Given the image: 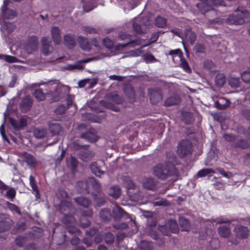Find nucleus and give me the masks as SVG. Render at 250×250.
<instances>
[{"label":"nucleus","instance_id":"11","mask_svg":"<svg viewBox=\"0 0 250 250\" xmlns=\"http://www.w3.org/2000/svg\"><path fill=\"white\" fill-rule=\"evenodd\" d=\"M30 185L32 189L33 193L35 195L37 199L40 198V194L37 186L34 177L32 175L29 177Z\"/></svg>","mask_w":250,"mask_h":250},{"label":"nucleus","instance_id":"33","mask_svg":"<svg viewBox=\"0 0 250 250\" xmlns=\"http://www.w3.org/2000/svg\"><path fill=\"white\" fill-rule=\"evenodd\" d=\"M75 200L78 205L85 208L88 207L89 205V201L84 197L75 198Z\"/></svg>","mask_w":250,"mask_h":250},{"label":"nucleus","instance_id":"5","mask_svg":"<svg viewBox=\"0 0 250 250\" xmlns=\"http://www.w3.org/2000/svg\"><path fill=\"white\" fill-rule=\"evenodd\" d=\"M21 157L23 161L31 168L35 167L38 164V161L36 159L34 156L28 153L24 152L22 153Z\"/></svg>","mask_w":250,"mask_h":250},{"label":"nucleus","instance_id":"9","mask_svg":"<svg viewBox=\"0 0 250 250\" xmlns=\"http://www.w3.org/2000/svg\"><path fill=\"white\" fill-rule=\"evenodd\" d=\"M6 7V4L4 1L1 9L4 17L9 19L14 18L16 16L15 12L12 10L7 9Z\"/></svg>","mask_w":250,"mask_h":250},{"label":"nucleus","instance_id":"60","mask_svg":"<svg viewBox=\"0 0 250 250\" xmlns=\"http://www.w3.org/2000/svg\"><path fill=\"white\" fill-rule=\"evenodd\" d=\"M129 90L130 91V94L128 96L129 98H134V92L133 91V89L132 88V87H129Z\"/></svg>","mask_w":250,"mask_h":250},{"label":"nucleus","instance_id":"52","mask_svg":"<svg viewBox=\"0 0 250 250\" xmlns=\"http://www.w3.org/2000/svg\"><path fill=\"white\" fill-rule=\"evenodd\" d=\"M17 78L15 76H13L12 77L11 81L9 84V86L10 87H13L17 82Z\"/></svg>","mask_w":250,"mask_h":250},{"label":"nucleus","instance_id":"40","mask_svg":"<svg viewBox=\"0 0 250 250\" xmlns=\"http://www.w3.org/2000/svg\"><path fill=\"white\" fill-rule=\"evenodd\" d=\"M154 206H167L168 204L167 202L164 199H160L153 203Z\"/></svg>","mask_w":250,"mask_h":250},{"label":"nucleus","instance_id":"42","mask_svg":"<svg viewBox=\"0 0 250 250\" xmlns=\"http://www.w3.org/2000/svg\"><path fill=\"white\" fill-rule=\"evenodd\" d=\"M15 190L13 188H11L7 191L6 197L9 199H13L15 197Z\"/></svg>","mask_w":250,"mask_h":250},{"label":"nucleus","instance_id":"48","mask_svg":"<svg viewBox=\"0 0 250 250\" xmlns=\"http://www.w3.org/2000/svg\"><path fill=\"white\" fill-rule=\"evenodd\" d=\"M196 52L202 53L204 51V47L202 44H197L194 48Z\"/></svg>","mask_w":250,"mask_h":250},{"label":"nucleus","instance_id":"18","mask_svg":"<svg viewBox=\"0 0 250 250\" xmlns=\"http://www.w3.org/2000/svg\"><path fill=\"white\" fill-rule=\"evenodd\" d=\"M121 189L118 187H113L109 188L108 194L114 198H118L121 195Z\"/></svg>","mask_w":250,"mask_h":250},{"label":"nucleus","instance_id":"12","mask_svg":"<svg viewBox=\"0 0 250 250\" xmlns=\"http://www.w3.org/2000/svg\"><path fill=\"white\" fill-rule=\"evenodd\" d=\"M235 232L238 236L244 238L248 235V229L243 226H237L235 228Z\"/></svg>","mask_w":250,"mask_h":250},{"label":"nucleus","instance_id":"23","mask_svg":"<svg viewBox=\"0 0 250 250\" xmlns=\"http://www.w3.org/2000/svg\"><path fill=\"white\" fill-rule=\"evenodd\" d=\"M225 77L223 74L220 73L216 75L215 79V83L217 86H223L225 83Z\"/></svg>","mask_w":250,"mask_h":250},{"label":"nucleus","instance_id":"50","mask_svg":"<svg viewBox=\"0 0 250 250\" xmlns=\"http://www.w3.org/2000/svg\"><path fill=\"white\" fill-rule=\"evenodd\" d=\"M166 226H161L160 227V230L164 235H168L169 231L166 229Z\"/></svg>","mask_w":250,"mask_h":250},{"label":"nucleus","instance_id":"3","mask_svg":"<svg viewBox=\"0 0 250 250\" xmlns=\"http://www.w3.org/2000/svg\"><path fill=\"white\" fill-rule=\"evenodd\" d=\"M191 145L188 140L180 142L177 147V153L180 157H183L190 152Z\"/></svg>","mask_w":250,"mask_h":250},{"label":"nucleus","instance_id":"56","mask_svg":"<svg viewBox=\"0 0 250 250\" xmlns=\"http://www.w3.org/2000/svg\"><path fill=\"white\" fill-rule=\"evenodd\" d=\"M109 79L113 80H118V81H121L122 80V78L120 76H118L117 75H110L109 77Z\"/></svg>","mask_w":250,"mask_h":250},{"label":"nucleus","instance_id":"35","mask_svg":"<svg viewBox=\"0 0 250 250\" xmlns=\"http://www.w3.org/2000/svg\"><path fill=\"white\" fill-rule=\"evenodd\" d=\"M229 83L230 86L236 87L240 84V80L239 78L232 77L229 79Z\"/></svg>","mask_w":250,"mask_h":250},{"label":"nucleus","instance_id":"1","mask_svg":"<svg viewBox=\"0 0 250 250\" xmlns=\"http://www.w3.org/2000/svg\"><path fill=\"white\" fill-rule=\"evenodd\" d=\"M249 13L245 10L235 11V13L230 15L227 20L228 23L230 24H242L249 17Z\"/></svg>","mask_w":250,"mask_h":250},{"label":"nucleus","instance_id":"64","mask_svg":"<svg viewBox=\"0 0 250 250\" xmlns=\"http://www.w3.org/2000/svg\"><path fill=\"white\" fill-rule=\"evenodd\" d=\"M218 170L220 172V173L221 175H222L223 176L226 177H228L227 174L226 173V172L224 170H222V169H218Z\"/></svg>","mask_w":250,"mask_h":250},{"label":"nucleus","instance_id":"34","mask_svg":"<svg viewBox=\"0 0 250 250\" xmlns=\"http://www.w3.org/2000/svg\"><path fill=\"white\" fill-rule=\"evenodd\" d=\"M166 23V19L164 18L158 17L156 19L155 25L159 27H164Z\"/></svg>","mask_w":250,"mask_h":250},{"label":"nucleus","instance_id":"57","mask_svg":"<svg viewBox=\"0 0 250 250\" xmlns=\"http://www.w3.org/2000/svg\"><path fill=\"white\" fill-rule=\"evenodd\" d=\"M114 227L119 229H124L127 227V224L125 223H123L122 224L119 225V226H114Z\"/></svg>","mask_w":250,"mask_h":250},{"label":"nucleus","instance_id":"39","mask_svg":"<svg viewBox=\"0 0 250 250\" xmlns=\"http://www.w3.org/2000/svg\"><path fill=\"white\" fill-rule=\"evenodd\" d=\"M229 101L228 100L226 101V102L224 104H221L218 102H215V106L217 108L220 109H225L228 107L229 105Z\"/></svg>","mask_w":250,"mask_h":250},{"label":"nucleus","instance_id":"43","mask_svg":"<svg viewBox=\"0 0 250 250\" xmlns=\"http://www.w3.org/2000/svg\"><path fill=\"white\" fill-rule=\"evenodd\" d=\"M104 43L105 46L108 48H111L113 45L112 41L108 38H105L104 40Z\"/></svg>","mask_w":250,"mask_h":250},{"label":"nucleus","instance_id":"19","mask_svg":"<svg viewBox=\"0 0 250 250\" xmlns=\"http://www.w3.org/2000/svg\"><path fill=\"white\" fill-rule=\"evenodd\" d=\"M64 43L69 48H71L75 45L74 37L71 35H66L64 37Z\"/></svg>","mask_w":250,"mask_h":250},{"label":"nucleus","instance_id":"21","mask_svg":"<svg viewBox=\"0 0 250 250\" xmlns=\"http://www.w3.org/2000/svg\"><path fill=\"white\" fill-rule=\"evenodd\" d=\"M150 100L153 104H156L162 100V96L159 93L153 90L150 94Z\"/></svg>","mask_w":250,"mask_h":250},{"label":"nucleus","instance_id":"22","mask_svg":"<svg viewBox=\"0 0 250 250\" xmlns=\"http://www.w3.org/2000/svg\"><path fill=\"white\" fill-rule=\"evenodd\" d=\"M91 171L97 176L101 177L104 172L101 170L97 166L96 162L92 163L90 166Z\"/></svg>","mask_w":250,"mask_h":250},{"label":"nucleus","instance_id":"53","mask_svg":"<svg viewBox=\"0 0 250 250\" xmlns=\"http://www.w3.org/2000/svg\"><path fill=\"white\" fill-rule=\"evenodd\" d=\"M6 29L8 32H12L14 29V26L11 23H8L6 25Z\"/></svg>","mask_w":250,"mask_h":250},{"label":"nucleus","instance_id":"24","mask_svg":"<svg viewBox=\"0 0 250 250\" xmlns=\"http://www.w3.org/2000/svg\"><path fill=\"white\" fill-rule=\"evenodd\" d=\"M144 187L147 189H152L154 187V182L151 178H145L143 181Z\"/></svg>","mask_w":250,"mask_h":250},{"label":"nucleus","instance_id":"41","mask_svg":"<svg viewBox=\"0 0 250 250\" xmlns=\"http://www.w3.org/2000/svg\"><path fill=\"white\" fill-rule=\"evenodd\" d=\"M169 54L170 55H175L179 58V59L182 57V52L179 49L170 51Z\"/></svg>","mask_w":250,"mask_h":250},{"label":"nucleus","instance_id":"6","mask_svg":"<svg viewBox=\"0 0 250 250\" xmlns=\"http://www.w3.org/2000/svg\"><path fill=\"white\" fill-rule=\"evenodd\" d=\"M42 52L45 55L50 54L53 50L51 46V42L48 37H43L42 39Z\"/></svg>","mask_w":250,"mask_h":250},{"label":"nucleus","instance_id":"17","mask_svg":"<svg viewBox=\"0 0 250 250\" xmlns=\"http://www.w3.org/2000/svg\"><path fill=\"white\" fill-rule=\"evenodd\" d=\"M180 103V98L178 96H174L166 100L165 104L166 106L177 104Z\"/></svg>","mask_w":250,"mask_h":250},{"label":"nucleus","instance_id":"61","mask_svg":"<svg viewBox=\"0 0 250 250\" xmlns=\"http://www.w3.org/2000/svg\"><path fill=\"white\" fill-rule=\"evenodd\" d=\"M7 188L6 185H5L2 182L0 181V189H6Z\"/></svg>","mask_w":250,"mask_h":250},{"label":"nucleus","instance_id":"45","mask_svg":"<svg viewBox=\"0 0 250 250\" xmlns=\"http://www.w3.org/2000/svg\"><path fill=\"white\" fill-rule=\"evenodd\" d=\"M144 59L146 62H150L156 61L154 57L152 55H147L145 56Z\"/></svg>","mask_w":250,"mask_h":250},{"label":"nucleus","instance_id":"58","mask_svg":"<svg viewBox=\"0 0 250 250\" xmlns=\"http://www.w3.org/2000/svg\"><path fill=\"white\" fill-rule=\"evenodd\" d=\"M229 222V221L227 219H220L217 221V223H227Z\"/></svg>","mask_w":250,"mask_h":250},{"label":"nucleus","instance_id":"37","mask_svg":"<svg viewBox=\"0 0 250 250\" xmlns=\"http://www.w3.org/2000/svg\"><path fill=\"white\" fill-rule=\"evenodd\" d=\"M181 62V66L183 69L187 72H189L190 71V68L188 66V62L182 58L180 59Z\"/></svg>","mask_w":250,"mask_h":250},{"label":"nucleus","instance_id":"26","mask_svg":"<svg viewBox=\"0 0 250 250\" xmlns=\"http://www.w3.org/2000/svg\"><path fill=\"white\" fill-rule=\"evenodd\" d=\"M219 234L222 237H227L230 234L229 229L225 226H222L218 228Z\"/></svg>","mask_w":250,"mask_h":250},{"label":"nucleus","instance_id":"44","mask_svg":"<svg viewBox=\"0 0 250 250\" xmlns=\"http://www.w3.org/2000/svg\"><path fill=\"white\" fill-rule=\"evenodd\" d=\"M133 28L137 33H141L144 32L143 28L139 24L135 22L133 23Z\"/></svg>","mask_w":250,"mask_h":250},{"label":"nucleus","instance_id":"31","mask_svg":"<svg viewBox=\"0 0 250 250\" xmlns=\"http://www.w3.org/2000/svg\"><path fill=\"white\" fill-rule=\"evenodd\" d=\"M210 173H215V171L211 168H204L198 172L197 176L198 177H205Z\"/></svg>","mask_w":250,"mask_h":250},{"label":"nucleus","instance_id":"63","mask_svg":"<svg viewBox=\"0 0 250 250\" xmlns=\"http://www.w3.org/2000/svg\"><path fill=\"white\" fill-rule=\"evenodd\" d=\"M72 166L73 167H75L77 164V160L74 158H71Z\"/></svg>","mask_w":250,"mask_h":250},{"label":"nucleus","instance_id":"8","mask_svg":"<svg viewBox=\"0 0 250 250\" xmlns=\"http://www.w3.org/2000/svg\"><path fill=\"white\" fill-rule=\"evenodd\" d=\"M32 104V100L30 96H27L22 100L21 104V110L26 112L28 110Z\"/></svg>","mask_w":250,"mask_h":250},{"label":"nucleus","instance_id":"28","mask_svg":"<svg viewBox=\"0 0 250 250\" xmlns=\"http://www.w3.org/2000/svg\"><path fill=\"white\" fill-rule=\"evenodd\" d=\"M46 130L43 128H36L34 129L33 132L35 137L39 139H41L44 137L46 135Z\"/></svg>","mask_w":250,"mask_h":250},{"label":"nucleus","instance_id":"38","mask_svg":"<svg viewBox=\"0 0 250 250\" xmlns=\"http://www.w3.org/2000/svg\"><path fill=\"white\" fill-rule=\"evenodd\" d=\"M242 79L245 82H250V69L244 71L241 75Z\"/></svg>","mask_w":250,"mask_h":250},{"label":"nucleus","instance_id":"2","mask_svg":"<svg viewBox=\"0 0 250 250\" xmlns=\"http://www.w3.org/2000/svg\"><path fill=\"white\" fill-rule=\"evenodd\" d=\"M201 2L197 4V7L202 13H205L208 11H212L211 7L212 6L223 5L224 1L223 0H200Z\"/></svg>","mask_w":250,"mask_h":250},{"label":"nucleus","instance_id":"10","mask_svg":"<svg viewBox=\"0 0 250 250\" xmlns=\"http://www.w3.org/2000/svg\"><path fill=\"white\" fill-rule=\"evenodd\" d=\"M51 34L55 44H59L61 42L60 31L59 28L57 27H53L51 30Z\"/></svg>","mask_w":250,"mask_h":250},{"label":"nucleus","instance_id":"4","mask_svg":"<svg viewBox=\"0 0 250 250\" xmlns=\"http://www.w3.org/2000/svg\"><path fill=\"white\" fill-rule=\"evenodd\" d=\"M154 174L158 178L164 180L169 175V171L165 166L162 165H158L154 168Z\"/></svg>","mask_w":250,"mask_h":250},{"label":"nucleus","instance_id":"54","mask_svg":"<svg viewBox=\"0 0 250 250\" xmlns=\"http://www.w3.org/2000/svg\"><path fill=\"white\" fill-rule=\"evenodd\" d=\"M225 139L228 141H232L234 137L229 134H225L224 135Z\"/></svg>","mask_w":250,"mask_h":250},{"label":"nucleus","instance_id":"15","mask_svg":"<svg viewBox=\"0 0 250 250\" xmlns=\"http://www.w3.org/2000/svg\"><path fill=\"white\" fill-rule=\"evenodd\" d=\"M185 38L187 41L193 44L196 40V35L190 29H187L185 31Z\"/></svg>","mask_w":250,"mask_h":250},{"label":"nucleus","instance_id":"62","mask_svg":"<svg viewBox=\"0 0 250 250\" xmlns=\"http://www.w3.org/2000/svg\"><path fill=\"white\" fill-rule=\"evenodd\" d=\"M84 30L86 33H92L94 32V30L90 27L85 28Z\"/></svg>","mask_w":250,"mask_h":250},{"label":"nucleus","instance_id":"32","mask_svg":"<svg viewBox=\"0 0 250 250\" xmlns=\"http://www.w3.org/2000/svg\"><path fill=\"white\" fill-rule=\"evenodd\" d=\"M35 98L38 101H43L45 98V95L43 93L42 91L40 89H36L34 93Z\"/></svg>","mask_w":250,"mask_h":250},{"label":"nucleus","instance_id":"16","mask_svg":"<svg viewBox=\"0 0 250 250\" xmlns=\"http://www.w3.org/2000/svg\"><path fill=\"white\" fill-rule=\"evenodd\" d=\"M179 225L182 230L183 231H188L190 229V224L188 221L184 217H180L179 220Z\"/></svg>","mask_w":250,"mask_h":250},{"label":"nucleus","instance_id":"27","mask_svg":"<svg viewBox=\"0 0 250 250\" xmlns=\"http://www.w3.org/2000/svg\"><path fill=\"white\" fill-rule=\"evenodd\" d=\"M49 130L53 135H56L61 131V127L58 124H52L49 125Z\"/></svg>","mask_w":250,"mask_h":250},{"label":"nucleus","instance_id":"30","mask_svg":"<svg viewBox=\"0 0 250 250\" xmlns=\"http://www.w3.org/2000/svg\"><path fill=\"white\" fill-rule=\"evenodd\" d=\"M139 248L141 250H152V244L147 241H142L139 244Z\"/></svg>","mask_w":250,"mask_h":250},{"label":"nucleus","instance_id":"20","mask_svg":"<svg viewBox=\"0 0 250 250\" xmlns=\"http://www.w3.org/2000/svg\"><path fill=\"white\" fill-rule=\"evenodd\" d=\"M10 122L11 124L15 127H24L27 124V121L24 118L21 119L19 123H16L14 120L12 118H10Z\"/></svg>","mask_w":250,"mask_h":250},{"label":"nucleus","instance_id":"36","mask_svg":"<svg viewBox=\"0 0 250 250\" xmlns=\"http://www.w3.org/2000/svg\"><path fill=\"white\" fill-rule=\"evenodd\" d=\"M2 60H4L6 62L9 63L16 62L19 61V60L17 59L16 57L6 55H3V58Z\"/></svg>","mask_w":250,"mask_h":250},{"label":"nucleus","instance_id":"59","mask_svg":"<svg viewBox=\"0 0 250 250\" xmlns=\"http://www.w3.org/2000/svg\"><path fill=\"white\" fill-rule=\"evenodd\" d=\"M86 82L85 81H81L79 83V86L81 88L83 87L86 85Z\"/></svg>","mask_w":250,"mask_h":250},{"label":"nucleus","instance_id":"55","mask_svg":"<svg viewBox=\"0 0 250 250\" xmlns=\"http://www.w3.org/2000/svg\"><path fill=\"white\" fill-rule=\"evenodd\" d=\"M128 38H129V35H127L126 33H124V32H121L119 35V38L122 40H125V39H127Z\"/></svg>","mask_w":250,"mask_h":250},{"label":"nucleus","instance_id":"25","mask_svg":"<svg viewBox=\"0 0 250 250\" xmlns=\"http://www.w3.org/2000/svg\"><path fill=\"white\" fill-rule=\"evenodd\" d=\"M123 214L124 212L121 208L118 206H115L113 208V215L114 217L116 219H119L122 217Z\"/></svg>","mask_w":250,"mask_h":250},{"label":"nucleus","instance_id":"14","mask_svg":"<svg viewBox=\"0 0 250 250\" xmlns=\"http://www.w3.org/2000/svg\"><path fill=\"white\" fill-rule=\"evenodd\" d=\"M78 42L81 48L84 51H88L90 49V45L86 38L79 37Z\"/></svg>","mask_w":250,"mask_h":250},{"label":"nucleus","instance_id":"47","mask_svg":"<svg viewBox=\"0 0 250 250\" xmlns=\"http://www.w3.org/2000/svg\"><path fill=\"white\" fill-rule=\"evenodd\" d=\"M8 208L11 210L13 211H16L19 213H20V211L19 210L18 207L15 206V205L8 203Z\"/></svg>","mask_w":250,"mask_h":250},{"label":"nucleus","instance_id":"46","mask_svg":"<svg viewBox=\"0 0 250 250\" xmlns=\"http://www.w3.org/2000/svg\"><path fill=\"white\" fill-rule=\"evenodd\" d=\"M114 235L112 234L111 233H107L105 236V241L107 243L110 244L112 242H113L114 240Z\"/></svg>","mask_w":250,"mask_h":250},{"label":"nucleus","instance_id":"51","mask_svg":"<svg viewBox=\"0 0 250 250\" xmlns=\"http://www.w3.org/2000/svg\"><path fill=\"white\" fill-rule=\"evenodd\" d=\"M61 208H63L64 206L69 208L71 206L70 202L68 201V199L67 200H64L61 201Z\"/></svg>","mask_w":250,"mask_h":250},{"label":"nucleus","instance_id":"29","mask_svg":"<svg viewBox=\"0 0 250 250\" xmlns=\"http://www.w3.org/2000/svg\"><path fill=\"white\" fill-rule=\"evenodd\" d=\"M168 225L172 232L176 233L179 231L178 227L175 220H170L168 223Z\"/></svg>","mask_w":250,"mask_h":250},{"label":"nucleus","instance_id":"13","mask_svg":"<svg viewBox=\"0 0 250 250\" xmlns=\"http://www.w3.org/2000/svg\"><path fill=\"white\" fill-rule=\"evenodd\" d=\"M12 221L11 219L8 217H6L4 220H2L0 222V231H4L9 229L11 225Z\"/></svg>","mask_w":250,"mask_h":250},{"label":"nucleus","instance_id":"49","mask_svg":"<svg viewBox=\"0 0 250 250\" xmlns=\"http://www.w3.org/2000/svg\"><path fill=\"white\" fill-rule=\"evenodd\" d=\"M0 134L2 137V138L3 140H5L6 141H8V140L6 139V135L5 134L4 132V124H2L1 125L0 127Z\"/></svg>","mask_w":250,"mask_h":250},{"label":"nucleus","instance_id":"7","mask_svg":"<svg viewBox=\"0 0 250 250\" xmlns=\"http://www.w3.org/2000/svg\"><path fill=\"white\" fill-rule=\"evenodd\" d=\"M38 49V41L36 38H34L32 42L27 43L25 46V49L27 53H32L33 51L37 50Z\"/></svg>","mask_w":250,"mask_h":250}]
</instances>
